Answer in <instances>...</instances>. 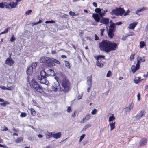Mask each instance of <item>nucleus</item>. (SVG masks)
I'll return each instance as SVG.
<instances>
[{
  "mask_svg": "<svg viewBox=\"0 0 148 148\" xmlns=\"http://www.w3.org/2000/svg\"><path fill=\"white\" fill-rule=\"evenodd\" d=\"M100 50L106 53L116 50L118 47L117 44L107 40H103L99 45Z\"/></svg>",
  "mask_w": 148,
  "mask_h": 148,
  "instance_id": "f257e3e1",
  "label": "nucleus"
},
{
  "mask_svg": "<svg viewBox=\"0 0 148 148\" xmlns=\"http://www.w3.org/2000/svg\"><path fill=\"white\" fill-rule=\"evenodd\" d=\"M62 81L61 85L63 89H61V91L67 93L71 88V84L70 82L66 76L63 75L62 76Z\"/></svg>",
  "mask_w": 148,
  "mask_h": 148,
  "instance_id": "f03ea898",
  "label": "nucleus"
},
{
  "mask_svg": "<svg viewBox=\"0 0 148 148\" xmlns=\"http://www.w3.org/2000/svg\"><path fill=\"white\" fill-rule=\"evenodd\" d=\"M30 87L33 88L35 92L41 93L44 92L42 86L34 79H32L30 82H29Z\"/></svg>",
  "mask_w": 148,
  "mask_h": 148,
  "instance_id": "7ed1b4c3",
  "label": "nucleus"
},
{
  "mask_svg": "<svg viewBox=\"0 0 148 148\" xmlns=\"http://www.w3.org/2000/svg\"><path fill=\"white\" fill-rule=\"evenodd\" d=\"M95 10L96 14H93L92 16L94 18H103V17L104 16L105 13L107 12V9L103 10L100 8H97Z\"/></svg>",
  "mask_w": 148,
  "mask_h": 148,
  "instance_id": "20e7f679",
  "label": "nucleus"
},
{
  "mask_svg": "<svg viewBox=\"0 0 148 148\" xmlns=\"http://www.w3.org/2000/svg\"><path fill=\"white\" fill-rule=\"evenodd\" d=\"M145 61V60L144 56L138 57L137 62L136 64V66L133 65H132L131 67V69L133 74H134L139 69L140 62H144Z\"/></svg>",
  "mask_w": 148,
  "mask_h": 148,
  "instance_id": "39448f33",
  "label": "nucleus"
},
{
  "mask_svg": "<svg viewBox=\"0 0 148 148\" xmlns=\"http://www.w3.org/2000/svg\"><path fill=\"white\" fill-rule=\"evenodd\" d=\"M125 12V10L123 8L121 7L116 8L112 10L110 12V14L112 15L122 16L123 15Z\"/></svg>",
  "mask_w": 148,
  "mask_h": 148,
  "instance_id": "423d86ee",
  "label": "nucleus"
},
{
  "mask_svg": "<svg viewBox=\"0 0 148 148\" xmlns=\"http://www.w3.org/2000/svg\"><path fill=\"white\" fill-rule=\"evenodd\" d=\"M105 57L104 55H99L97 57V62H96L97 65L100 67L102 68L103 67L104 63V60Z\"/></svg>",
  "mask_w": 148,
  "mask_h": 148,
  "instance_id": "0eeeda50",
  "label": "nucleus"
},
{
  "mask_svg": "<svg viewBox=\"0 0 148 148\" xmlns=\"http://www.w3.org/2000/svg\"><path fill=\"white\" fill-rule=\"evenodd\" d=\"M115 26L114 23L111 24L108 29V37L110 38H113L114 34V32L115 30Z\"/></svg>",
  "mask_w": 148,
  "mask_h": 148,
  "instance_id": "6e6552de",
  "label": "nucleus"
},
{
  "mask_svg": "<svg viewBox=\"0 0 148 148\" xmlns=\"http://www.w3.org/2000/svg\"><path fill=\"white\" fill-rule=\"evenodd\" d=\"M50 58H51L46 56L42 57L40 59V62L47 64L48 66L49 67V65L50 63Z\"/></svg>",
  "mask_w": 148,
  "mask_h": 148,
  "instance_id": "1a4fd4ad",
  "label": "nucleus"
},
{
  "mask_svg": "<svg viewBox=\"0 0 148 148\" xmlns=\"http://www.w3.org/2000/svg\"><path fill=\"white\" fill-rule=\"evenodd\" d=\"M50 60V63L49 65L50 67L54 66L55 65L54 63H56L58 64H60V62L56 59L51 58Z\"/></svg>",
  "mask_w": 148,
  "mask_h": 148,
  "instance_id": "9d476101",
  "label": "nucleus"
},
{
  "mask_svg": "<svg viewBox=\"0 0 148 148\" xmlns=\"http://www.w3.org/2000/svg\"><path fill=\"white\" fill-rule=\"evenodd\" d=\"M17 2H10V3L5 5V7L8 8H15L17 5Z\"/></svg>",
  "mask_w": 148,
  "mask_h": 148,
  "instance_id": "9b49d317",
  "label": "nucleus"
},
{
  "mask_svg": "<svg viewBox=\"0 0 148 148\" xmlns=\"http://www.w3.org/2000/svg\"><path fill=\"white\" fill-rule=\"evenodd\" d=\"M10 58H7L5 61V64L10 66H12L14 63V60L11 58L10 56Z\"/></svg>",
  "mask_w": 148,
  "mask_h": 148,
  "instance_id": "f8f14e48",
  "label": "nucleus"
},
{
  "mask_svg": "<svg viewBox=\"0 0 148 148\" xmlns=\"http://www.w3.org/2000/svg\"><path fill=\"white\" fill-rule=\"evenodd\" d=\"M145 111L144 110L140 111L136 115L135 117L137 119H140L142 117L145 115Z\"/></svg>",
  "mask_w": 148,
  "mask_h": 148,
  "instance_id": "ddd939ff",
  "label": "nucleus"
},
{
  "mask_svg": "<svg viewBox=\"0 0 148 148\" xmlns=\"http://www.w3.org/2000/svg\"><path fill=\"white\" fill-rule=\"evenodd\" d=\"M38 79L39 80H40V82L42 84L47 85L49 83V82L46 80V78H42L39 76L38 77Z\"/></svg>",
  "mask_w": 148,
  "mask_h": 148,
  "instance_id": "4468645a",
  "label": "nucleus"
},
{
  "mask_svg": "<svg viewBox=\"0 0 148 148\" xmlns=\"http://www.w3.org/2000/svg\"><path fill=\"white\" fill-rule=\"evenodd\" d=\"M147 139L146 138H142L139 142V147H141L143 145H145L147 144Z\"/></svg>",
  "mask_w": 148,
  "mask_h": 148,
  "instance_id": "2eb2a0df",
  "label": "nucleus"
},
{
  "mask_svg": "<svg viewBox=\"0 0 148 148\" xmlns=\"http://www.w3.org/2000/svg\"><path fill=\"white\" fill-rule=\"evenodd\" d=\"M52 88L53 90L55 91H61V89L60 85L58 84V85H52Z\"/></svg>",
  "mask_w": 148,
  "mask_h": 148,
  "instance_id": "dca6fc26",
  "label": "nucleus"
},
{
  "mask_svg": "<svg viewBox=\"0 0 148 148\" xmlns=\"http://www.w3.org/2000/svg\"><path fill=\"white\" fill-rule=\"evenodd\" d=\"M138 22H134L130 24L128 28L130 29L134 30L138 24Z\"/></svg>",
  "mask_w": 148,
  "mask_h": 148,
  "instance_id": "f3484780",
  "label": "nucleus"
},
{
  "mask_svg": "<svg viewBox=\"0 0 148 148\" xmlns=\"http://www.w3.org/2000/svg\"><path fill=\"white\" fill-rule=\"evenodd\" d=\"M53 133H54L55 132H47L45 133L46 138V139H49L52 137H53Z\"/></svg>",
  "mask_w": 148,
  "mask_h": 148,
  "instance_id": "a211bd4d",
  "label": "nucleus"
},
{
  "mask_svg": "<svg viewBox=\"0 0 148 148\" xmlns=\"http://www.w3.org/2000/svg\"><path fill=\"white\" fill-rule=\"evenodd\" d=\"M92 83V75L87 77V83L89 86H91Z\"/></svg>",
  "mask_w": 148,
  "mask_h": 148,
  "instance_id": "6ab92c4d",
  "label": "nucleus"
},
{
  "mask_svg": "<svg viewBox=\"0 0 148 148\" xmlns=\"http://www.w3.org/2000/svg\"><path fill=\"white\" fill-rule=\"evenodd\" d=\"M61 133L60 132L57 133H53V137L56 139H58L61 137Z\"/></svg>",
  "mask_w": 148,
  "mask_h": 148,
  "instance_id": "aec40b11",
  "label": "nucleus"
},
{
  "mask_svg": "<svg viewBox=\"0 0 148 148\" xmlns=\"http://www.w3.org/2000/svg\"><path fill=\"white\" fill-rule=\"evenodd\" d=\"M47 73L48 76H54L55 75L54 71L53 70L51 69H49L47 71Z\"/></svg>",
  "mask_w": 148,
  "mask_h": 148,
  "instance_id": "412c9836",
  "label": "nucleus"
},
{
  "mask_svg": "<svg viewBox=\"0 0 148 148\" xmlns=\"http://www.w3.org/2000/svg\"><path fill=\"white\" fill-rule=\"evenodd\" d=\"M40 76L42 78H46L48 76V75L47 73H46L44 71L42 70L40 72Z\"/></svg>",
  "mask_w": 148,
  "mask_h": 148,
  "instance_id": "4be33fe9",
  "label": "nucleus"
},
{
  "mask_svg": "<svg viewBox=\"0 0 148 148\" xmlns=\"http://www.w3.org/2000/svg\"><path fill=\"white\" fill-rule=\"evenodd\" d=\"M33 72V69L31 68V67H28L27 70L26 72L27 74L29 75H30L32 74Z\"/></svg>",
  "mask_w": 148,
  "mask_h": 148,
  "instance_id": "5701e85b",
  "label": "nucleus"
},
{
  "mask_svg": "<svg viewBox=\"0 0 148 148\" xmlns=\"http://www.w3.org/2000/svg\"><path fill=\"white\" fill-rule=\"evenodd\" d=\"M147 9L146 7H143L141 8H138L137 11H136V14H138V13L140 12H141L143 11L144 10H146Z\"/></svg>",
  "mask_w": 148,
  "mask_h": 148,
  "instance_id": "b1692460",
  "label": "nucleus"
},
{
  "mask_svg": "<svg viewBox=\"0 0 148 148\" xmlns=\"http://www.w3.org/2000/svg\"><path fill=\"white\" fill-rule=\"evenodd\" d=\"M109 19H101L100 22L103 24H107L109 23Z\"/></svg>",
  "mask_w": 148,
  "mask_h": 148,
  "instance_id": "393cba45",
  "label": "nucleus"
},
{
  "mask_svg": "<svg viewBox=\"0 0 148 148\" xmlns=\"http://www.w3.org/2000/svg\"><path fill=\"white\" fill-rule=\"evenodd\" d=\"M115 122H112L110 124V130L112 131L115 128Z\"/></svg>",
  "mask_w": 148,
  "mask_h": 148,
  "instance_id": "a878e982",
  "label": "nucleus"
},
{
  "mask_svg": "<svg viewBox=\"0 0 148 148\" xmlns=\"http://www.w3.org/2000/svg\"><path fill=\"white\" fill-rule=\"evenodd\" d=\"M29 110L30 111L31 114L33 116H35L36 114V112L34 109L31 108H29Z\"/></svg>",
  "mask_w": 148,
  "mask_h": 148,
  "instance_id": "bb28decb",
  "label": "nucleus"
},
{
  "mask_svg": "<svg viewBox=\"0 0 148 148\" xmlns=\"http://www.w3.org/2000/svg\"><path fill=\"white\" fill-rule=\"evenodd\" d=\"M91 125L90 124H88L85 125L82 130V131H85L87 129L90 127Z\"/></svg>",
  "mask_w": 148,
  "mask_h": 148,
  "instance_id": "cd10ccee",
  "label": "nucleus"
},
{
  "mask_svg": "<svg viewBox=\"0 0 148 148\" xmlns=\"http://www.w3.org/2000/svg\"><path fill=\"white\" fill-rule=\"evenodd\" d=\"M59 24H60V23H59ZM55 26L58 29L62 30L64 29V27L61 26L60 24H56Z\"/></svg>",
  "mask_w": 148,
  "mask_h": 148,
  "instance_id": "c85d7f7f",
  "label": "nucleus"
},
{
  "mask_svg": "<svg viewBox=\"0 0 148 148\" xmlns=\"http://www.w3.org/2000/svg\"><path fill=\"white\" fill-rule=\"evenodd\" d=\"M65 65V66L68 69H70L71 68V65L70 63L67 61H64Z\"/></svg>",
  "mask_w": 148,
  "mask_h": 148,
  "instance_id": "c756f323",
  "label": "nucleus"
},
{
  "mask_svg": "<svg viewBox=\"0 0 148 148\" xmlns=\"http://www.w3.org/2000/svg\"><path fill=\"white\" fill-rule=\"evenodd\" d=\"M4 102L0 104V105L3 106L5 107L7 105H8L10 104V103L7 101H4Z\"/></svg>",
  "mask_w": 148,
  "mask_h": 148,
  "instance_id": "7c9ffc66",
  "label": "nucleus"
},
{
  "mask_svg": "<svg viewBox=\"0 0 148 148\" xmlns=\"http://www.w3.org/2000/svg\"><path fill=\"white\" fill-rule=\"evenodd\" d=\"M37 66V64L36 62H33L30 67H31L33 69H35Z\"/></svg>",
  "mask_w": 148,
  "mask_h": 148,
  "instance_id": "2f4dec72",
  "label": "nucleus"
},
{
  "mask_svg": "<svg viewBox=\"0 0 148 148\" xmlns=\"http://www.w3.org/2000/svg\"><path fill=\"white\" fill-rule=\"evenodd\" d=\"M140 48H143L144 46H146V44L143 41H141L140 42Z\"/></svg>",
  "mask_w": 148,
  "mask_h": 148,
  "instance_id": "473e14b6",
  "label": "nucleus"
},
{
  "mask_svg": "<svg viewBox=\"0 0 148 148\" xmlns=\"http://www.w3.org/2000/svg\"><path fill=\"white\" fill-rule=\"evenodd\" d=\"M115 117L114 116V114H112L111 116L109 117L108 121L109 122H111L115 120Z\"/></svg>",
  "mask_w": 148,
  "mask_h": 148,
  "instance_id": "72a5a7b5",
  "label": "nucleus"
},
{
  "mask_svg": "<svg viewBox=\"0 0 148 148\" xmlns=\"http://www.w3.org/2000/svg\"><path fill=\"white\" fill-rule=\"evenodd\" d=\"M23 140V139L21 137H18L17 138V139L16 140L15 142L16 143H20L21 141H22Z\"/></svg>",
  "mask_w": 148,
  "mask_h": 148,
  "instance_id": "f704fd0d",
  "label": "nucleus"
},
{
  "mask_svg": "<svg viewBox=\"0 0 148 148\" xmlns=\"http://www.w3.org/2000/svg\"><path fill=\"white\" fill-rule=\"evenodd\" d=\"M140 79H141V77H138V79H136V78L134 79V82L135 83L137 84L141 80H140Z\"/></svg>",
  "mask_w": 148,
  "mask_h": 148,
  "instance_id": "c9c22d12",
  "label": "nucleus"
},
{
  "mask_svg": "<svg viewBox=\"0 0 148 148\" xmlns=\"http://www.w3.org/2000/svg\"><path fill=\"white\" fill-rule=\"evenodd\" d=\"M133 103L132 102L131 104H130V105L129 106V107L128 108V107H127L126 108L127 109V110L128 111H129L131 110L132 109H133Z\"/></svg>",
  "mask_w": 148,
  "mask_h": 148,
  "instance_id": "e433bc0d",
  "label": "nucleus"
},
{
  "mask_svg": "<svg viewBox=\"0 0 148 148\" xmlns=\"http://www.w3.org/2000/svg\"><path fill=\"white\" fill-rule=\"evenodd\" d=\"M10 27H8L5 29L3 32L0 33V35L4 34H6L8 32V30L10 29Z\"/></svg>",
  "mask_w": 148,
  "mask_h": 148,
  "instance_id": "4c0bfd02",
  "label": "nucleus"
},
{
  "mask_svg": "<svg viewBox=\"0 0 148 148\" xmlns=\"http://www.w3.org/2000/svg\"><path fill=\"white\" fill-rule=\"evenodd\" d=\"M69 14L71 16H78L79 15V14L78 13H77L76 14H75V12H73L71 11H70L69 13Z\"/></svg>",
  "mask_w": 148,
  "mask_h": 148,
  "instance_id": "58836bf2",
  "label": "nucleus"
},
{
  "mask_svg": "<svg viewBox=\"0 0 148 148\" xmlns=\"http://www.w3.org/2000/svg\"><path fill=\"white\" fill-rule=\"evenodd\" d=\"M135 55V53H132L130 56V59L131 61L133 60L134 58V56Z\"/></svg>",
  "mask_w": 148,
  "mask_h": 148,
  "instance_id": "ea45409f",
  "label": "nucleus"
},
{
  "mask_svg": "<svg viewBox=\"0 0 148 148\" xmlns=\"http://www.w3.org/2000/svg\"><path fill=\"white\" fill-rule=\"evenodd\" d=\"M130 12V11L128 9L126 12H125H125L123 15L124 16L128 15H129V14Z\"/></svg>",
  "mask_w": 148,
  "mask_h": 148,
  "instance_id": "a19ab883",
  "label": "nucleus"
},
{
  "mask_svg": "<svg viewBox=\"0 0 148 148\" xmlns=\"http://www.w3.org/2000/svg\"><path fill=\"white\" fill-rule=\"evenodd\" d=\"M112 75V73L109 70L108 71L107 74L106 76L107 77H109Z\"/></svg>",
  "mask_w": 148,
  "mask_h": 148,
  "instance_id": "79ce46f5",
  "label": "nucleus"
},
{
  "mask_svg": "<svg viewBox=\"0 0 148 148\" xmlns=\"http://www.w3.org/2000/svg\"><path fill=\"white\" fill-rule=\"evenodd\" d=\"M45 23H55V21L53 20L51 21H47L45 22Z\"/></svg>",
  "mask_w": 148,
  "mask_h": 148,
  "instance_id": "37998d69",
  "label": "nucleus"
},
{
  "mask_svg": "<svg viewBox=\"0 0 148 148\" xmlns=\"http://www.w3.org/2000/svg\"><path fill=\"white\" fill-rule=\"evenodd\" d=\"M27 116L25 112H22L20 116V117L23 118Z\"/></svg>",
  "mask_w": 148,
  "mask_h": 148,
  "instance_id": "c03bdc74",
  "label": "nucleus"
},
{
  "mask_svg": "<svg viewBox=\"0 0 148 148\" xmlns=\"http://www.w3.org/2000/svg\"><path fill=\"white\" fill-rule=\"evenodd\" d=\"M86 135L85 134H83L82 135L80 138L79 140V142H81L83 139L84 138L85 136Z\"/></svg>",
  "mask_w": 148,
  "mask_h": 148,
  "instance_id": "a18cd8bd",
  "label": "nucleus"
},
{
  "mask_svg": "<svg viewBox=\"0 0 148 148\" xmlns=\"http://www.w3.org/2000/svg\"><path fill=\"white\" fill-rule=\"evenodd\" d=\"M97 112V110L96 109H94L92 112L91 114L92 115L95 114Z\"/></svg>",
  "mask_w": 148,
  "mask_h": 148,
  "instance_id": "49530a36",
  "label": "nucleus"
},
{
  "mask_svg": "<svg viewBox=\"0 0 148 148\" xmlns=\"http://www.w3.org/2000/svg\"><path fill=\"white\" fill-rule=\"evenodd\" d=\"M6 90H12L13 89H14V87L12 86L8 87H7Z\"/></svg>",
  "mask_w": 148,
  "mask_h": 148,
  "instance_id": "de8ad7c7",
  "label": "nucleus"
},
{
  "mask_svg": "<svg viewBox=\"0 0 148 148\" xmlns=\"http://www.w3.org/2000/svg\"><path fill=\"white\" fill-rule=\"evenodd\" d=\"M101 33L100 35L101 36H103V33L105 31V29H100Z\"/></svg>",
  "mask_w": 148,
  "mask_h": 148,
  "instance_id": "09e8293b",
  "label": "nucleus"
},
{
  "mask_svg": "<svg viewBox=\"0 0 148 148\" xmlns=\"http://www.w3.org/2000/svg\"><path fill=\"white\" fill-rule=\"evenodd\" d=\"M16 39L15 38L14 36V35H13L11 37L10 40L12 42H13V41H14Z\"/></svg>",
  "mask_w": 148,
  "mask_h": 148,
  "instance_id": "8fccbe9b",
  "label": "nucleus"
},
{
  "mask_svg": "<svg viewBox=\"0 0 148 148\" xmlns=\"http://www.w3.org/2000/svg\"><path fill=\"white\" fill-rule=\"evenodd\" d=\"M90 117L91 116L90 114H88L86 116V117L84 118L85 119H86L87 120H88L90 119Z\"/></svg>",
  "mask_w": 148,
  "mask_h": 148,
  "instance_id": "3c124183",
  "label": "nucleus"
},
{
  "mask_svg": "<svg viewBox=\"0 0 148 148\" xmlns=\"http://www.w3.org/2000/svg\"><path fill=\"white\" fill-rule=\"evenodd\" d=\"M42 20H39V21L37 22H36V23H33L32 24H33V25H37L39 23H42Z\"/></svg>",
  "mask_w": 148,
  "mask_h": 148,
  "instance_id": "603ef678",
  "label": "nucleus"
},
{
  "mask_svg": "<svg viewBox=\"0 0 148 148\" xmlns=\"http://www.w3.org/2000/svg\"><path fill=\"white\" fill-rule=\"evenodd\" d=\"M32 11V10H29L28 11H27L25 13V14L26 15H29L31 13Z\"/></svg>",
  "mask_w": 148,
  "mask_h": 148,
  "instance_id": "864d4df0",
  "label": "nucleus"
},
{
  "mask_svg": "<svg viewBox=\"0 0 148 148\" xmlns=\"http://www.w3.org/2000/svg\"><path fill=\"white\" fill-rule=\"evenodd\" d=\"M76 114V111L75 110L74 112L72 114V116L73 118H75V117Z\"/></svg>",
  "mask_w": 148,
  "mask_h": 148,
  "instance_id": "5fc2aeb1",
  "label": "nucleus"
},
{
  "mask_svg": "<svg viewBox=\"0 0 148 148\" xmlns=\"http://www.w3.org/2000/svg\"><path fill=\"white\" fill-rule=\"evenodd\" d=\"M72 111V110L71 109V107H68V108L67 109V112H68L70 113Z\"/></svg>",
  "mask_w": 148,
  "mask_h": 148,
  "instance_id": "6e6d98bb",
  "label": "nucleus"
},
{
  "mask_svg": "<svg viewBox=\"0 0 148 148\" xmlns=\"http://www.w3.org/2000/svg\"><path fill=\"white\" fill-rule=\"evenodd\" d=\"M5 6V5L3 4V3H0V8H3Z\"/></svg>",
  "mask_w": 148,
  "mask_h": 148,
  "instance_id": "4d7b16f0",
  "label": "nucleus"
},
{
  "mask_svg": "<svg viewBox=\"0 0 148 148\" xmlns=\"http://www.w3.org/2000/svg\"><path fill=\"white\" fill-rule=\"evenodd\" d=\"M134 33L133 32H130V34H127V36H132L134 35Z\"/></svg>",
  "mask_w": 148,
  "mask_h": 148,
  "instance_id": "13d9d810",
  "label": "nucleus"
},
{
  "mask_svg": "<svg viewBox=\"0 0 148 148\" xmlns=\"http://www.w3.org/2000/svg\"><path fill=\"white\" fill-rule=\"evenodd\" d=\"M3 129L2 130L3 131H6L8 130V128L5 126H3Z\"/></svg>",
  "mask_w": 148,
  "mask_h": 148,
  "instance_id": "bf43d9fd",
  "label": "nucleus"
},
{
  "mask_svg": "<svg viewBox=\"0 0 148 148\" xmlns=\"http://www.w3.org/2000/svg\"><path fill=\"white\" fill-rule=\"evenodd\" d=\"M0 88L3 90H6L7 89V87L3 86H0Z\"/></svg>",
  "mask_w": 148,
  "mask_h": 148,
  "instance_id": "052dcab7",
  "label": "nucleus"
},
{
  "mask_svg": "<svg viewBox=\"0 0 148 148\" xmlns=\"http://www.w3.org/2000/svg\"><path fill=\"white\" fill-rule=\"evenodd\" d=\"M95 40H99V38L96 34H95Z\"/></svg>",
  "mask_w": 148,
  "mask_h": 148,
  "instance_id": "680f3d73",
  "label": "nucleus"
},
{
  "mask_svg": "<svg viewBox=\"0 0 148 148\" xmlns=\"http://www.w3.org/2000/svg\"><path fill=\"white\" fill-rule=\"evenodd\" d=\"M127 35L125 36H123L122 38V40L124 41L126 39L127 37H128Z\"/></svg>",
  "mask_w": 148,
  "mask_h": 148,
  "instance_id": "e2e57ef3",
  "label": "nucleus"
},
{
  "mask_svg": "<svg viewBox=\"0 0 148 148\" xmlns=\"http://www.w3.org/2000/svg\"><path fill=\"white\" fill-rule=\"evenodd\" d=\"M122 24V23L121 22H116L115 24L117 25H119Z\"/></svg>",
  "mask_w": 148,
  "mask_h": 148,
  "instance_id": "0e129e2a",
  "label": "nucleus"
},
{
  "mask_svg": "<svg viewBox=\"0 0 148 148\" xmlns=\"http://www.w3.org/2000/svg\"><path fill=\"white\" fill-rule=\"evenodd\" d=\"M51 53L53 55H54L57 53V52L56 51H51Z\"/></svg>",
  "mask_w": 148,
  "mask_h": 148,
  "instance_id": "69168bd1",
  "label": "nucleus"
},
{
  "mask_svg": "<svg viewBox=\"0 0 148 148\" xmlns=\"http://www.w3.org/2000/svg\"><path fill=\"white\" fill-rule=\"evenodd\" d=\"M93 5L95 6V7H97V4L95 2H93L92 3Z\"/></svg>",
  "mask_w": 148,
  "mask_h": 148,
  "instance_id": "338daca9",
  "label": "nucleus"
},
{
  "mask_svg": "<svg viewBox=\"0 0 148 148\" xmlns=\"http://www.w3.org/2000/svg\"><path fill=\"white\" fill-rule=\"evenodd\" d=\"M61 57L62 58H67L66 56L65 55H61Z\"/></svg>",
  "mask_w": 148,
  "mask_h": 148,
  "instance_id": "774afa93",
  "label": "nucleus"
}]
</instances>
